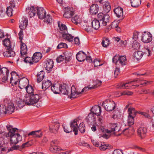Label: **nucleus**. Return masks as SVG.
I'll return each mask as SVG.
<instances>
[{
    "label": "nucleus",
    "mask_w": 154,
    "mask_h": 154,
    "mask_svg": "<svg viewBox=\"0 0 154 154\" xmlns=\"http://www.w3.org/2000/svg\"><path fill=\"white\" fill-rule=\"evenodd\" d=\"M50 150L52 152L55 153L57 152L60 151L61 149L57 146H51L50 147Z\"/></svg>",
    "instance_id": "47"
},
{
    "label": "nucleus",
    "mask_w": 154,
    "mask_h": 154,
    "mask_svg": "<svg viewBox=\"0 0 154 154\" xmlns=\"http://www.w3.org/2000/svg\"><path fill=\"white\" fill-rule=\"evenodd\" d=\"M9 71L6 67H2L0 72V75H2L4 77L2 79L3 82H5L7 80L8 76L9 74Z\"/></svg>",
    "instance_id": "15"
},
{
    "label": "nucleus",
    "mask_w": 154,
    "mask_h": 154,
    "mask_svg": "<svg viewBox=\"0 0 154 154\" xmlns=\"http://www.w3.org/2000/svg\"><path fill=\"white\" fill-rule=\"evenodd\" d=\"M13 11V9H11L10 7H7V11L6 13L8 17H11L13 15L12 12Z\"/></svg>",
    "instance_id": "55"
},
{
    "label": "nucleus",
    "mask_w": 154,
    "mask_h": 154,
    "mask_svg": "<svg viewBox=\"0 0 154 154\" xmlns=\"http://www.w3.org/2000/svg\"><path fill=\"white\" fill-rule=\"evenodd\" d=\"M114 114L112 116V118L114 119H120L121 117V115L120 112L118 110L116 109L113 111Z\"/></svg>",
    "instance_id": "43"
},
{
    "label": "nucleus",
    "mask_w": 154,
    "mask_h": 154,
    "mask_svg": "<svg viewBox=\"0 0 154 154\" xmlns=\"http://www.w3.org/2000/svg\"><path fill=\"white\" fill-rule=\"evenodd\" d=\"M5 132H3L2 135L3 136L0 137V146H3L5 145V139L7 138L5 135H4L3 133Z\"/></svg>",
    "instance_id": "51"
},
{
    "label": "nucleus",
    "mask_w": 154,
    "mask_h": 154,
    "mask_svg": "<svg viewBox=\"0 0 154 154\" xmlns=\"http://www.w3.org/2000/svg\"><path fill=\"white\" fill-rule=\"evenodd\" d=\"M40 99L38 94L31 95L25 99L26 103L28 105H33L36 103Z\"/></svg>",
    "instance_id": "4"
},
{
    "label": "nucleus",
    "mask_w": 154,
    "mask_h": 154,
    "mask_svg": "<svg viewBox=\"0 0 154 154\" xmlns=\"http://www.w3.org/2000/svg\"><path fill=\"white\" fill-rule=\"evenodd\" d=\"M43 134L41 130L32 131L27 134L28 136H30L35 138H40L42 136Z\"/></svg>",
    "instance_id": "16"
},
{
    "label": "nucleus",
    "mask_w": 154,
    "mask_h": 154,
    "mask_svg": "<svg viewBox=\"0 0 154 154\" xmlns=\"http://www.w3.org/2000/svg\"><path fill=\"white\" fill-rule=\"evenodd\" d=\"M150 111L153 114V116H151L149 113L146 112H140L141 115L147 119L150 122L152 123V127L154 129V106H152L150 109Z\"/></svg>",
    "instance_id": "8"
},
{
    "label": "nucleus",
    "mask_w": 154,
    "mask_h": 154,
    "mask_svg": "<svg viewBox=\"0 0 154 154\" xmlns=\"http://www.w3.org/2000/svg\"><path fill=\"white\" fill-rule=\"evenodd\" d=\"M27 19L25 17H23L22 19L20 21L19 27L21 30L24 29L27 27Z\"/></svg>",
    "instance_id": "19"
},
{
    "label": "nucleus",
    "mask_w": 154,
    "mask_h": 154,
    "mask_svg": "<svg viewBox=\"0 0 154 154\" xmlns=\"http://www.w3.org/2000/svg\"><path fill=\"white\" fill-rule=\"evenodd\" d=\"M95 115L91 112L86 118V119L88 122H94L95 120Z\"/></svg>",
    "instance_id": "33"
},
{
    "label": "nucleus",
    "mask_w": 154,
    "mask_h": 154,
    "mask_svg": "<svg viewBox=\"0 0 154 154\" xmlns=\"http://www.w3.org/2000/svg\"><path fill=\"white\" fill-rule=\"evenodd\" d=\"M98 20L100 21H102V24L103 26L106 25L107 23L109 22V16L107 14H104L103 13L100 12L97 15Z\"/></svg>",
    "instance_id": "9"
},
{
    "label": "nucleus",
    "mask_w": 154,
    "mask_h": 154,
    "mask_svg": "<svg viewBox=\"0 0 154 154\" xmlns=\"http://www.w3.org/2000/svg\"><path fill=\"white\" fill-rule=\"evenodd\" d=\"M77 120L76 119H74L70 123V128H68V126L66 124H63V127L65 132L69 133L72 131L74 132V134L75 135L78 134V125L77 124Z\"/></svg>",
    "instance_id": "3"
},
{
    "label": "nucleus",
    "mask_w": 154,
    "mask_h": 154,
    "mask_svg": "<svg viewBox=\"0 0 154 154\" xmlns=\"http://www.w3.org/2000/svg\"><path fill=\"white\" fill-rule=\"evenodd\" d=\"M16 105L17 107L20 108H22L25 105L26 103V101L22 100H20L16 102Z\"/></svg>",
    "instance_id": "48"
},
{
    "label": "nucleus",
    "mask_w": 154,
    "mask_h": 154,
    "mask_svg": "<svg viewBox=\"0 0 154 154\" xmlns=\"http://www.w3.org/2000/svg\"><path fill=\"white\" fill-rule=\"evenodd\" d=\"M45 76V72L43 71L38 72L37 75V80L38 82H40L43 79Z\"/></svg>",
    "instance_id": "39"
},
{
    "label": "nucleus",
    "mask_w": 154,
    "mask_h": 154,
    "mask_svg": "<svg viewBox=\"0 0 154 154\" xmlns=\"http://www.w3.org/2000/svg\"><path fill=\"white\" fill-rule=\"evenodd\" d=\"M7 113V108L6 106L3 105H0V114H6Z\"/></svg>",
    "instance_id": "52"
},
{
    "label": "nucleus",
    "mask_w": 154,
    "mask_h": 154,
    "mask_svg": "<svg viewBox=\"0 0 154 154\" xmlns=\"http://www.w3.org/2000/svg\"><path fill=\"white\" fill-rule=\"evenodd\" d=\"M123 10V8L119 7L114 9V12L116 16L118 17H122V19L124 18Z\"/></svg>",
    "instance_id": "26"
},
{
    "label": "nucleus",
    "mask_w": 154,
    "mask_h": 154,
    "mask_svg": "<svg viewBox=\"0 0 154 154\" xmlns=\"http://www.w3.org/2000/svg\"><path fill=\"white\" fill-rule=\"evenodd\" d=\"M74 14L73 8L67 7L65 8V12L63 16L66 18H69Z\"/></svg>",
    "instance_id": "12"
},
{
    "label": "nucleus",
    "mask_w": 154,
    "mask_h": 154,
    "mask_svg": "<svg viewBox=\"0 0 154 154\" xmlns=\"http://www.w3.org/2000/svg\"><path fill=\"white\" fill-rule=\"evenodd\" d=\"M29 83L28 80L26 78L23 77L21 78L19 81V86L21 89L25 88L26 86Z\"/></svg>",
    "instance_id": "17"
},
{
    "label": "nucleus",
    "mask_w": 154,
    "mask_h": 154,
    "mask_svg": "<svg viewBox=\"0 0 154 154\" xmlns=\"http://www.w3.org/2000/svg\"><path fill=\"white\" fill-rule=\"evenodd\" d=\"M11 74V77L10 79V83L12 84H17L19 79L18 75L15 72H12Z\"/></svg>",
    "instance_id": "14"
},
{
    "label": "nucleus",
    "mask_w": 154,
    "mask_h": 154,
    "mask_svg": "<svg viewBox=\"0 0 154 154\" xmlns=\"http://www.w3.org/2000/svg\"><path fill=\"white\" fill-rule=\"evenodd\" d=\"M135 117L129 116L128 117V126H131L134 123V118Z\"/></svg>",
    "instance_id": "45"
},
{
    "label": "nucleus",
    "mask_w": 154,
    "mask_h": 154,
    "mask_svg": "<svg viewBox=\"0 0 154 154\" xmlns=\"http://www.w3.org/2000/svg\"><path fill=\"white\" fill-rule=\"evenodd\" d=\"M94 63L95 67H97L98 66H100L102 65V64H100L99 61L97 59L94 60Z\"/></svg>",
    "instance_id": "61"
},
{
    "label": "nucleus",
    "mask_w": 154,
    "mask_h": 154,
    "mask_svg": "<svg viewBox=\"0 0 154 154\" xmlns=\"http://www.w3.org/2000/svg\"><path fill=\"white\" fill-rule=\"evenodd\" d=\"M109 128L110 130L107 129L106 131L107 133H110L113 132V134L117 135H120V133H117L118 132L121 131V130L117 124L116 123H111L109 125Z\"/></svg>",
    "instance_id": "7"
},
{
    "label": "nucleus",
    "mask_w": 154,
    "mask_h": 154,
    "mask_svg": "<svg viewBox=\"0 0 154 154\" xmlns=\"http://www.w3.org/2000/svg\"><path fill=\"white\" fill-rule=\"evenodd\" d=\"M78 128H79V131L82 133H84L85 132V125L83 122L80 123L79 125V127H78Z\"/></svg>",
    "instance_id": "49"
},
{
    "label": "nucleus",
    "mask_w": 154,
    "mask_h": 154,
    "mask_svg": "<svg viewBox=\"0 0 154 154\" xmlns=\"http://www.w3.org/2000/svg\"><path fill=\"white\" fill-rule=\"evenodd\" d=\"M67 87V86L65 85L60 86L59 88V92L64 95H67L68 94L69 91L68 90V88Z\"/></svg>",
    "instance_id": "30"
},
{
    "label": "nucleus",
    "mask_w": 154,
    "mask_h": 154,
    "mask_svg": "<svg viewBox=\"0 0 154 154\" xmlns=\"http://www.w3.org/2000/svg\"><path fill=\"white\" fill-rule=\"evenodd\" d=\"M71 54L70 53H66L65 54V56L64 57L65 60L67 61H69L71 59Z\"/></svg>",
    "instance_id": "60"
},
{
    "label": "nucleus",
    "mask_w": 154,
    "mask_h": 154,
    "mask_svg": "<svg viewBox=\"0 0 154 154\" xmlns=\"http://www.w3.org/2000/svg\"><path fill=\"white\" fill-rule=\"evenodd\" d=\"M143 55V53L141 51H137L134 52V57L137 60H140Z\"/></svg>",
    "instance_id": "41"
},
{
    "label": "nucleus",
    "mask_w": 154,
    "mask_h": 154,
    "mask_svg": "<svg viewBox=\"0 0 154 154\" xmlns=\"http://www.w3.org/2000/svg\"><path fill=\"white\" fill-rule=\"evenodd\" d=\"M112 154H123V153L121 150L116 149L114 151Z\"/></svg>",
    "instance_id": "64"
},
{
    "label": "nucleus",
    "mask_w": 154,
    "mask_h": 154,
    "mask_svg": "<svg viewBox=\"0 0 154 154\" xmlns=\"http://www.w3.org/2000/svg\"><path fill=\"white\" fill-rule=\"evenodd\" d=\"M141 40L144 43L150 42L152 40V36L149 32H144L141 36Z\"/></svg>",
    "instance_id": "11"
},
{
    "label": "nucleus",
    "mask_w": 154,
    "mask_h": 154,
    "mask_svg": "<svg viewBox=\"0 0 154 154\" xmlns=\"http://www.w3.org/2000/svg\"><path fill=\"white\" fill-rule=\"evenodd\" d=\"M37 10V14L39 18L41 19H43L46 15V12L43 8H38Z\"/></svg>",
    "instance_id": "18"
},
{
    "label": "nucleus",
    "mask_w": 154,
    "mask_h": 154,
    "mask_svg": "<svg viewBox=\"0 0 154 154\" xmlns=\"http://www.w3.org/2000/svg\"><path fill=\"white\" fill-rule=\"evenodd\" d=\"M53 66L54 62L52 60L49 59L46 61L45 65V67L48 71L51 70Z\"/></svg>",
    "instance_id": "22"
},
{
    "label": "nucleus",
    "mask_w": 154,
    "mask_h": 154,
    "mask_svg": "<svg viewBox=\"0 0 154 154\" xmlns=\"http://www.w3.org/2000/svg\"><path fill=\"white\" fill-rule=\"evenodd\" d=\"M60 87V85L59 84H54L51 87V90L53 92L54 94H59L60 93L59 88Z\"/></svg>",
    "instance_id": "38"
},
{
    "label": "nucleus",
    "mask_w": 154,
    "mask_h": 154,
    "mask_svg": "<svg viewBox=\"0 0 154 154\" xmlns=\"http://www.w3.org/2000/svg\"><path fill=\"white\" fill-rule=\"evenodd\" d=\"M143 54H146L148 56L151 55V51L147 47H144L143 49Z\"/></svg>",
    "instance_id": "50"
},
{
    "label": "nucleus",
    "mask_w": 154,
    "mask_h": 154,
    "mask_svg": "<svg viewBox=\"0 0 154 154\" xmlns=\"http://www.w3.org/2000/svg\"><path fill=\"white\" fill-rule=\"evenodd\" d=\"M37 8L34 7L32 6L30 7V8H29L28 9H27V11L28 14L30 18L34 16L36 13V11L37 10Z\"/></svg>",
    "instance_id": "28"
},
{
    "label": "nucleus",
    "mask_w": 154,
    "mask_h": 154,
    "mask_svg": "<svg viewBox=\"0 0 154 154\" xmlns=\"http://www.w3.org/2000/svg\"><path fill=\"white\" fill-rule=\"evenodd\" d=\"M94 85L92 87H90V85L85 87L82 90V91H86L88 90L93 89L96 88L100 86L102 82L101 81L97 79L93 81Z\"/></svg>",
    "instance_id": "13"
},
{
    "label": "nucleus",
    "mask_w": 154,
    "mask_h": 154,
    "mask_svg": "<svg viewBox=\"0 0 154 154\" xmlns=\"http://www.w3.org/2000/svg\"><path fill=\"white\" fill-rule=\"evenodd\" d=\"M92 26L95 30H97L100 27V23L98 20L94 19L92 22Z\"/></svg>",
    "instance_id": "34"
},
{
    "label": "nucleus",
    "mask_w": 154,
    "mask_h": 154,
    "mask_svg": "<svg viewBox=\"0 0 154 154\" xmlns=\"http://www.w3.org/2000/svg\"><path fill=\"white\" fill-rule=\"evenodd\" d=\"M102 106L107 111H111L115 109L116 104L112 100H107L103 102Z\"/></svg>",
    "instance_id": "6"
},
{
    "label": "nucleus",
    "mask_w": 154,
    "mask_h": 154,
    "mask_svg": "<svg viewBox=\"0 0 154 154\" xmlns=\"http://www.w3.org/2000/svg\"><path fill=\"white\" fill-rule=\"evenodd\" d=\"M21 44L20 54L22 56L23 55H25L27 54V49L26 44L23 43L22 42H21Z\"/></svg>",
    "instance_id": "37"
},
{
    "label": "nucleus",
    "mask_w": 154,
    "mask_h": 154,
    "mask_svg": "<svg viewBox=\"0 0 154 154\" xmlns=\"http://www.w3.org/2000/svg\"><path fill=\"white\" fill-rule=\"evenodd\" d=\"M71 21L73 23L77 24L80 22V19L79 16L76 15L72 18Z\"/></svg>",
    "instance_id": "44"
},
{
    "label": "nucleus",
    "mask_w": 154,
    "mask_h": 154,
    "mask_svg": "<svg viewBox=\"0 0 154 154\" xmlns=\"http://www.w3.org/2000/svg\"><path fill=\"white\" fill-rule=\"evenodd\" d=\"M144 112L137 111H136L134 108L130 107L128 109V112L129 116L135 117L137 113L140 114L139 112Z\"/></svg>",
    "instance_id": "31"
},
{
    "label": "nucleus",
    "mask_w": 154,
    "mask_h": 154,
    "mask_svg": "<svg viewBox=\"0 0 154 154\" xmlns=\"http://www.w3.org/2000/svg\"><path fill=\"white\" fill-rule=\"evenodd\" d=\"M91 111L95 115L100 116L101 113V109L100 106H95L91 109Z\"/></svg>",
    "instance_id": "21"
},
{
    "label": "nucleus",
    "mask_w": 154,
    "mask_h": 154,
    "mask_svg": "<svg viewBox=\"0 0 154 154\" xmlns=\"http://www.w3.org/2000/svg\"><path fill=\"white\" fill-rule=\"evenodd\" d=\"M44 18L45 19L44 21L45 22L49 23L52 22L51 17L49 14H48L47 16H45Z\"/></svg>",
    "instance_id": "57"
},
{
    "label": "nucleus",
    "mask_w": 154,
    "mask_h": 154,
    "mask_svg": "<svg viewBox=\"0 0 154 154\" xmlns=\"http://www.w3.org/2000/svg\"><path fill=\"white\" fill-rule=\"evenodd\" d=\"M58 26L60 30V32L61 33L63 34V33H66V32H67V28L65 25L61 24L60 25L59 23V22H58Z\"/></svg>",
    "instance_id": "40"
},
{
    "label": "nucleus",
    "mask_w": 154,
    "mask_h": 154,
    "mask_svg": "<svg viewBox=\"0 0 154 154\" xmlns=\"http://www.w3.org/2000/svg\"><path fill=\"white\" fill-rule=\"evenodd\" d=\"M147 131V130L146 128L142 127L138 128L137 132L138 135L142 139L145 137Z\"/></svg>",
    "instance_id": "20"
},
{
    "label": "nucleus",
    "mask_w": 154,
    "mask_h": 154,
    "mask_svg": "<svg viewBox=\"0 0 154 154\" xmlns=\"http://www.w3.org/2000/svg\"><path fill=\"white\" fill-rule=\"evenodd\" d=\"M86 54L83 52L80 51L76 55V58L79 61H84L85 59Z\"/></svg>",
    "instance_id": "23"
},
{
    "label": "nucleus",
    "mask_w": 154,
    "mask_h": 154,
    "mask_svg": "<svg viewBox=\"0 0 154 154\" xmlns=\"http://www.w3.org/2000/svg\"><path fill=\"white\" fill-rule=\"evenodd\" d=\"M24 61L26 63H29L30 65L33 64V62L32 60V58L28 57H26L24 60Z\"/></svg>",
    "instance_id": "59"
},
{
    "label": "nucleus",
    "mask_w": 154,
    "mask_h": 154,
    "mask_svg": "<svg viewBox=\"0 0 154 154\" xmlns=\"http://www.w3.org/2000/svg\"><path fill=\"white\" fill-rule=\"evenodd\" d=\"M112 61L116 64L123 66L126 64L127 59L125 56H115L112 58Z\"/></svg>",
    "instance_id": "5"
},
{
    "label": "nucleus",
    "mask_w": 154,
    "mask_h": 154,
    "mask_svg": "<svg viewBox=\"0 0 154 154\" xmlns=\"http://www.w3.org/2000/svg\"><path fill=\"white\" fill-rule=\"evenodd\" d=\"M3 44L7 48V51L3 53V55L6 57H14L15 55V52L11 48L10 41L9 39H5L3 41Z\"/></svg>",
    "instance_id": "2"
},
{
    "label": "nucleus",
    "mask_w": 154,
    "mask_h": 154,
    "mask_svg": "<svg viewBox=\"0 0 154 154\" xmlns=\"http://www.w3.org/2000/svg\"><path fill=\"white\" fill-rule=\"evenodd\" d=\"M82 91V90L81 92H78L76 91L75 86L73 85L71 88L70 92H69V91L68 94L67 95L71 99H72V98H74L77 97L79 96V95L84 92Z\"/></svg>",
    "instance_id": "10"
},
{
    "label": "nucleus",
    "mask_w": 154,
    "mask_h": 154,
    "mask_svg": "<svg viewBox=\"0 0 154 154\" xmlns=\"http://www.w3.org/2000/svg\"><path fill=\"white\" fill-rule=\"evenodd\" d=\"M90 11L91 14H96L99 10L98 5L97 4H93L90 7Z\"/></svg>",
    "instance_id": "29"
},
{
    "label": "nucleus",
    "mask_w": 154,
    "mask_h": 154,
    "mask_svg": "<svg viewBox=\"0 0 154 154\" xmlns=\"http://www.w3.org/2000/svg\"><path fill=\"white\" fill-rule=\"evenodd\" d=\"M57 48L58 49H60L63 48H67V45L66 43L61 42L58 45Z\"/></svg>",
    "instance_id": "58"
},
{
    "label": "nucleus",
    "mask_w": 154,
    "mask_h": 154,
    "mask_svg": "<svg viewBox=\"0 0 154 154\" xmlns=\"http://www.w3.org/2000/svg\"><path fill=\"white\" fill-rule=\"evenodd\" d=\"M132 7L134 8L138 7L141 4V0H130Z\"/></svg>",
    "instance_id": "42"
},
{
    "label": "nucleus",
    "mask_w": 154,
    "mask_h": 154,
    "mask_svg": "<svg viewBox=\"0 0 154 154\" xmlns=\"http://www.w3.org/2000/svg\"><path fill=\"white\" fill-rule=\"evenodd\" d=\"M62 36L64 39L69 42H72L74 37V36H72L71 34L66 33L62 34Z\"/></svg>",
    "instance_id": "36"
},
{
    "label": "nucleus",
    "mask_w": 154,
    "mask_h": 154,
    "mask_svg": "<svg viewBox=\"0 0 154 154\" xmlns=\"http://www.w3.org/2000/svg\"><path fill=\"white\" fill-rule=\"evenodd\" d=\"M110 6L109 4L106 2L105 4L103 7L104 10L106 13H108L110 11Z\"/></svg>",
    "instance_id": "54"
},
{
    "label": "nucleus",
    "mask_w": 154,
    "mask_h": 154,
    "mask_svg": "<svg viewBox=\"0 0 154 154\" xmlns=\"http://www.w3.org/2000/svg\"><path fill=\"white\" fill-rule=\"evenodd\" d=\"M51 81L48 80L47 81H44L42 82V88L44 91L46 90L51 85Z\"/></svg>",
    "instance_id": "35"
},
{
    "label": "nucleus",
    "mask_w": 154,
    "mask_h": 154,
    "mask_svg": "<svg viewBox=\"0 0 154 154\" xmlns=\"http://www.w3.org/2000/svg\"><path fill=\"white\" fill-rule=\"evenodd\" d=\"M140 44L137 42H134L132 45V48L134 50H139L140 48Z\"/></svg>",
    "instance_id": "56"
},
{
    "label": "nucleus",
    "mask_w": 154,
    "mask_h": 154,
    "mask_svg": "<svg viewBox=\"0 0 154 154\" xmlns=\"http://www.w3.org/2000/svg\"><path fill=\"white\" fill-rule=\"evenodd\" d=\"M42 57V54L40 52L35 53L32 57V60L33 63H36L41 59Z\"/></svg>",
    "instance_id": "25"
},
{
    "label": "nucleus",
    "mask_w": 154,
    "mask_h": 154,
    "mask_svg": "<svg viewBox=\"0 0 154 154\" xmlns=\"http://www.w3.org/2000/svg\"><path fill=\"white\" fill-rule=\"evenodd\" d=\"M133 82L131 81L123 84L120 85L119 88L120 89L129 88L131 86H138L139 85H134L135 84H132Z\"/></svg>",
    "instance_id": "27"
},
{
    "label": "nucleus",
    "mask_w": 154,
    "mask_h": 154,
    "mask_svg": "<svg viewBox=\"0 0 154 154\" xmlns=\"http://www.w3.org/2000/svg\"><path fill=\"white\" fill-rule=\"evenodd\" d=\"M109 41L106 38H104L101 42V44L103 47L106 48L109 45Z\"/></svg>",
    "instance_id": "46"
},
{
    "label": "nucleus",
    "mask_w": 154,
    "mask_h": 154,
    "mask_svg": "<svg viewBox=\"0 0 154 154\" xmlns=\"http://www.w3.org/2000/svg\"><path fill=\"white\" fill-rule=\"evenodd\" d=\"M139 35V32H134L133 33V38L136 41L138 38V35Z\"/></svg>",
    "instance_id": "63"
},
{
    "label": "nucleus",
    "mask_w": 154,
    "mask_h": 154,
    "mask_svg": "<svg viewBox=\"0 0 154 154\" xmlns=\"http://www.w3.org/2000/svg\"><path fill=\"white\" fill-rule=\"evenodd\" d=\"M60 126V124L58 123L52 124L49 126L51 131L54 133H56L57 132Z\"/></svg>",
    "instance_id": "24"
},
{
    "label": "nucleus",
    "mask_w": 154,
    "mask_h": 154,
    "mask_svg": "<svg viewBox=\"0 0 154 154\" xmlns=\"http://www.w3.org/2000/svg\"><path fill=\"white\" fill-rule=\"evenodd\" d=\"M26 92L29 94L33 93V89L31 85H27L25 88Z\"/></svg>",
    "instance_id": "53"
},
{
    "label": "nucleus",
    "mask_w": 154,
    "mask_h": 154,
    "mask_svg": "<svg viewBox=\"0 0 154 154\" xmlns=\"http://www.w3.org/2000/svg\"><path fill=\"white\" fill-rule=\"evenodd\" d=\"M121 132L120 133V134H123L125 135H127L129 132V131L128 128H127L124 130H123L122 131H121Z\"/></svg>",
    "instance_id": "62"
},
{
    "label": "nucleus",
    "mask_w": 154,
    "mask_h": 154,
    "mask_svg": "<svg viewBox=\"0 0 154 154\" xmlns=\"http://www.w3.org/2000/svg\"><path fill=\"white\" fill-rule=\"evenodd\" d=\"M6 127L9 132L8 133H4L3 134L5 135L6 138L10 137L11 138V144L14 145L11 147L9 150L13 151L15 149H18L19 146L15 145L19 142L22 141V137L18 133V132L17 128H13L11 125H7Z\"/></svg>",
    "instance_id": "1"
},
{
    "label": "nucleus",
    "mask_w": 154,
    "mask_h": 154,
    "mask_svg": "<svg viewBox=\"0 0 154 154\" xmlns=\"http://www.w3.org/2000/svg\"><path fill=\"white\" fill-rule=\"evenodd\" d=\"M15 109V107L14 104L12 102L10 101L8 104L7 108V113L11 114Z\"/></svg>",
    "instance_id": "32"
}]
</instances>
